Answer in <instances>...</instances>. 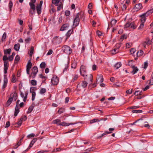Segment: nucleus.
Returning <instances> with one entry per match:
<instances>
[{"mask_svg": "<svg viewBox=\"0 0 153 153\" xmlns=\"http://www.w3.org/2000/svg\"><path fill=\"white\" fill-rule=\"evenodd\" d=\"M96 33L99 36H101L102 34V32L99 30H98L96 32Z\"/></svg>", "mask_w": 153, "mask_h": 153, "instance_id": "69168bd1", "label": "nucleus"}, {"mask_svg": "<svg viewBox=\"0 0 153 153\" xmlns=\"http://www.w3.org/2000/svg\"><path fill=\"white\" fill-rule=\"evenodd\" d=\"M28 95V93L27 92H26L25 93V97L24 98L23 101L24 102H25L26 100V99L27 98V96Z\"/></svg>", "mask_w": 153, "mask_h": 153, "instance_id": "de8ad7c7", "label": "nucleus"}, {"mask_svg": "<svg viewBox=\"0 0 153 153\" xmlns=\"http://www.w3.org/2000/svg\"><path fill=\"white\" fill-rule=\"evenodd\" d=\"M61 4L58 6L57 10L58 11L62 9L63 8V4L62 2H60Z\"/></svg>", "mask_w": 153, "mask_h": 153, "instance_id": "c85d7f7f", "label": "nucleus"}, {"mask_svg": "<svg viewBox=\"0 0 153 153\" xmlns=\"http://www.w3.org/2000/svg\"><path fill=\"white\" fill-rule=\"evenodd\" d=\"M84 77V79L87 80V81H89L91 82V83L93 81V76L92 74H86V75H85V76Z\"/></svg>", "mask_w": 153, "mask_h": 153, "instance_id": "39448f33", "label": "nucleus"}, {"mask_svg": "<svg viewBox=\"0 0 153 153\" xmlns=\"http://www.w3.org/2000/svg\"><path fill=\"white\" fill-rule=\"evenodd\" d=\"M76 124V123H67L65 122H62L61 123H59L58 125L62 126H68L71 125H74Z\"/></svg>", "mask_w": 153, "mask_h": 153, "instance_id": "1a4fd4ad", "label": "nucleus"}, {"mask_svg": "<svg viewBox=\"0 0 153 153\" xmlns=\"http://www.w3.org/2000/svg\"><path fill=\"white\" fill-rule=\"evenodd\" d=\"M142 5L141 3L136 4L134 8V9L136 11H138L142 8Z\"/></svg>", "mask_w": 153, "mask_h": 153, "instance_id": "9b49d317", "label": "nucleus"}, {"mask_svg": "<svg viewBox=\"0 0 153 153\" xmlns=\"http://www.w3.org/2000/svg\"><path fill=\"white\" fill-rule=\"evenodd\" d=\"M8 59V58L7 57L6 55H4L3 57V60L4 61V64L5 62L8 63V62L7 60Z\"/></svg>", "mask_w": 153, "mask_h": 153, "instance_id": "f704fd0d", "label": "nucleus"}, {"mask_svg": "<svg viewBox=\"0 0 153 153\" xmlns=\"http://www.w3.org/2000/svg\"><path fill=\"white\" fill-rule=\"evenodd\" d=\"M143 51L140 50V51H138L137 53V56H140L142 55H143Z\"/></svg>", "mask_w": 153, "mask_h": 153, "instance_id": "cd10ccee", "label": "nucleus"}, {"mask_svg": "<svg viewBox=\"0 0 153 153\" xmlns=\"http://www.w3.org/2000/svg\"><path fill=\"white\" fill-rule=\"evenodd\" d=\"M59 82L58 78L57 77H53L51 80V82L53 85H57Z\"/></svg>", "mask_w": 153, "mask_h": 153, "instance_id": "0eeeda50", "label": "nucleus"}, {"mask_svg": "<svg viewBox=\"0 0 153 153\" xmlns=\"http://www.w3.org/2000/svg\"><path fill=\"white\" fill-rule=\"evenodd\" d=\"M76 65V63L75 62H73L71 64V67L72 68H75Z\"/></svg>", "mask_w": 153, "mask_h": 153, "instance_id": "49530a36", "label": "nucleus"}, {"mask_svg": "<svg viewBox=\"0 0 153 153\" xmlns=\"http://www.w3.org/2000/svg\"><path fill=\"white\" fill-rule=\"evenodd\" d=\"M11 97H12L13 98V97L15 100H16L17 98V94L16 93H14L13 95L11 94Z\"/></svg>", "mask_w": 153, "mask_h": 153, "instance_id": "c03bdc74", "label": "nucleus"}, {"mask_svg": "<svg viewBox=\"0 0 153 153\" xmlns=\"http://www.w3.org/2000/svg\"><path fill=\"white\" fill-rule=\"evenodd\" d=\"M142 94V91H136L134 93L135 95H141Z\"/></svg>", "mask_w": 153, "mask_h": 153, "instance_id": "72a5a7b5", "label": "nucleus"}, {"mask_svg": "<svg viewBox=\"0 0 153 153\" xmlns=\"http://www.w3.org/2000/svg\"><path fill=\"white\" fill-rule=\"evenodd\" d=\"M98 81H99V82H103V78L102 75L100 74L97 75L96 82H97Z\"/></svg>", "mask_w": 153, "mask_h": 153, "instance_id": "9d476101", "label": "nucleus"}, {"mask_svg": "<svg viewBox=\"0 0 153 153\" xmlns=\"http://www.w3.org/2000/svg\"><path fill=\"white\" fill-rule=\"evenodd\" d=\"M78 76L77 75H75L74 77V78L73 79L72 81L73 82L76 80L78 79Z\"/></svg>", "mask_w": 153, "mask_h": 153, "instance_id": "052dcab7", "label": "nucleus"}, {"mask_svg": "<svg viewBox=\"0 0 153 153\" xmlns=\"http://www.w3.org/2000/svg\"><path fill=\"white\" fill-rule=\"evenodd\" d=\"M87 83L86 81H83L80 85L79 84H78L77 86V88L79 87L81 85L82 87L83 88H85L87 86Z\"/></svg>", "mask_w": 153, "mask_h": 153, "instance_id": "2eb2a0df", "label": "nucleus"}, {"mask_svg": "<svg viewBox=\"0 0 153 153\" xmlns=\"http://www.w3.org/2000/svg\"><path fill=\"white\" fill-rule=\"evenodd\" d=\"M35 136V134H31L27 136V137L28 138H30L31 137H33Z\"/></svg>", "mask_w": 153, "mask_h": 153, "instance_id": "0e129e2a", "label": "nucleus"}, {"mask_svg": "<svg viewBox=\"0 0 153 153\" xmlns=\"http://www.w3.org/2000/svg\"><path fill=\"white\" fill-rule=\"evenodd\" d=\"M22 139H20V140L17 142L16 145L17 146L15 148V149L17 148L18 147L21 145V142L22 141Z\"/></svg>", "mask_w": 153, "mask_h": 153, "instance_id": "13d9d810", "label": "nucleus"}, {"mask_svg": "<svg viewBox=\"0 0 153 153\" xmlns=\"http://www.w3.org/2000/svg\"><path fill=\"white\" fill-rule=\"evenodd\" d=\"M81 14H80L79 13H77L75 18L74 19V25L75 26V27L77 26L79 24V16Z\"/></svg>", "mask_w": 153, "mask_h": 153, "instance_id": "f03ea898", "label": "nucleus"}, {"mask_svg": "<svg viewBox=\"0 0 153 153\" xmlns=\"http://www.w3.org/2000/svg\"><path fill=\"white\" fill-rule=\"evenodd\" d=\"M37 140V138H34L30 142L31 143V144H33L35 142H36V141Z\"/></svg>", "mask_w": 153, "mask_h": 153, "instance_id": "bf43d9fd", "label": "nucleus"}, {"mask_svg": "<svg viewBox=\"0 0 153 153\" xmlns=\"http://www.w3.org/2000/svg\"><path fill=\"white\" fill-rule=\"evenodd\" d=\"M33 144H31V143H30V144L29 146V147H28V148L25 150L23 152V153H25L26 152H27V151H28L30 149V148L32 146Z\"/></svg>", "mask_w": 153, "mask_h": 153, "instance_id": "4c0bfd02", "label": "nucleus"}, {"mask_svg": "<svg viewBox=\"0 0 153 153\" xmlns=\"http://www.w3.org/2000/svg\"><path fill=\"white\" fill-rule=\"evenodd\" d=\"M32 93V100L33 101H34L35 99V97L36 95L35 92H33Z\"/></svg>", "mask_w": 153, "mask_h": 153, "instance_id": "09e8293b", "label": "nucleus"}, {"mask_svg": "<svg viewBox=\"0 0 153 153\" xmlns=\"http://www.w3.org/2000/svg\"><path fill=\"white\" fill-rule=\"evenodd\" d=\"M4 54H10L11 52V49H7L4 50Z\"/></svg>", "mask_w": 153, "mask_h": 153, "instance_id": "bb28decb", "label": "nucleus"}, {"mask_svg": "<svg viewBox=\"0 0 153 153\" xmlns=\"http://www.w3.org/2000/svg\"><path fill=\"white\" fill-rule=\"evenodd\" d=\"M46 64L45 62H42L40 64V67L42 68H45Z\"/></svg>", "mask_w": 153, "mask_h": 153, "instance_id": "37998d69", "label": "nucleus"}, {"mask_svg": "<svg viewBox=\"0 0 153 153\" xmlns=\"http://www.w3.org/2000/svg\"><path fill=\"white\" fill-rule=\"evenodd\" d=\"M46 92V89L44 88H42L40 91V93L42 94L45 93Z\"/></svg>", "mask_w": 153, "mask_h": 153, "instance_id": "4d7b16f0", "label": "nucleus"}, {"mask_svg": "<svg viewBox=\"0 0 153 153\" xmlns=\"http://www.w3.org/2000/svg\"><path fill=\"white\" fill-rule=\"evenodd\" d=\"M34 51V47L33 46H31L30 48V56L31 57L32 56V54L33 53Z\"/></svg>", "mask_w": 153, "mask_h": 153, "instance_id": "a19ab883", "label": "nucleus"}, {"mask_svg": "<svg viewBox=\"0 0 153 153\" xmlns=\"http://www.w3.org/2000/svg\"><path fill=\"white\" fill-rule=\"evenodd\" d=\"M60 0H52V3L56 6H58Z\"/></svg>", "mask_w": 153, "mask_h": 153, "instance_id": "4be33fe9", "label": "nucleus"}, {"mask_svg": "<svg viewBox=\"0 0 153 153\" xmlns=\"http://www.w3.org/2000/svg\"><path fill=\"white\" fill-rule=\"evenodd\" d=\"M65 110L64 108H60L58 110L57 113L59 114H60L64 112Z\"/></svg>", "mask_w": 153, "mask_h": 153, "instance_id": "79ce46f5", "label": "nucleus"}, {"mask_svg": "<svg viewBox=\"0 0 153 153\" xmlns=\"http://www.w3.org/2000/svg\"><path fill=\"white\" fill-rule=\"evenodd\" d=\"M69 26V25L68 24L66 23L64 24L62 26L60 30L62 31L67 30L68 29Z\"/></svg>", "mask_w": 153, "mask_h": 153, "instance_id": "423d86ee", "label": "nucleus"}, {"mask_svg": "<svg viewBox=\"0 0 153 153\" xmlns=\"http://www.w3.org/2000/svg\"><path fill=\"white\" fill-rule=\"evenodd\" d=\"M12 6L13 3L12 1H10L9 3V6L10 11L11 10V8H12Z\"/></svg>", "mask_w": 153, "mask_h": 153, "instance_id": "680f3d73", "label": "nucleus"}, {"mask_svg": "<svg viewBox=\"0 0 153 153\" xmlns=\"http://www.w3.org/2000/svg\"><path fill=\"white\" fill-rule=\"evenodd\" d=\"M34 3H32V2L29 3V5L30 7V9L33 10H36V6L34 4Z\"/></svg>", "mask_w": 153, "mask_h": 153, "instance_id": "5701e85b", "label": "nucleus"}, {"mask_svg": "<svg viewBox=\"0 0 153 153\" xmlns=\"http://www.w3.org/2000/svg\"><path fill=\"white\" fill-rule=\"evenodd\" d=\"M20 45L19 44H15L14 46V49L17 51H18L19 49Z\"/></svg>", "mask_w": 153, "mask_h": 153, "instance_id": "c756f323", "label": "nucleus"}, {"mask_svg": "<svg viewBox=\"0 0 153 153\" xmlns=\"http://www.w3.org/2000/svg\"><path fill=\"white\" fill-rule=\"evenodd\" d=\"M33 144H31V143H30V144L29 146V147H28V148L25 150L23 152V153H25L26 152H27V151H28L30 149V148L32 146Z\"/></svg>", "mask_w": 153, "mask_h": 153, "instance_id": "e433bc0d", "label": "nucleus"}, {"mask_svg": "<svg viewBox=\"0 0 153 153\" xmlns=\"http://www.w3.org/2000/svg\"><path fill=\"white\" fill-rule=\"evenodd\" d=\"M117 22V20L113 19H112L111 22V26L114 25Z\"/></svg>", "mask_w": 153, "mask_h": 153, "instance_id": "ea45409f", "label": "nucleus"}, {"mask_svg": "<svg viewBox=\"0 0 153 153\" xmlns=\"http://www.w3.org/2000/svg\"><path fill=\"white\" fill-rule=\"evenodd\" d=\"M20 59V58L19 56L17 55L16 56L15 59V62L14 63L16 64L17 63V62L19 61Z\"/></svg>", "mask_w": 153, "mask_h": 153, "instance_id": "7c9ffc66", "label": "nucleus"}, {"mask_svg": "<svg viewBox=\"0 0 153 153\" xmlns=\"http://www.w3.org/2000/svg\"><path fill=\"white\" fill-rule=\"evenodd\" d=\"M7 81L8 80L7 76L6 75H4V83L2 87V88L3 89H4L6 87L7 83Z\"/></svg>", "mask_w": 153, "mask_h": 153, "instance_id": "6e6552de", "label": "nucleus"}, {"mask_svg": "<svg viewBox=\"0 0 153 153\" xmlns=\"http://www.w3.org/2000/svg\"><path fill=\"white\" fill-rule=\"evenodd\" d=\"M80 73L81 75L83 77H85V75L87 74L86 71V67L83 65H82L80 67Z\"/></svg>", "mask_w": 153, "mask_h": 153, "instance_id": "7ed1b4c3", "label": "nucleus"}, {"mask_svg": "<svg viewBox=\"0 0 153 153\" xmlns=\"http://www.w3.org/2000/svg\"><path fill=\"white\" fill-rule=\"evenodd\" d=\"M114 130V128H110L109 129V130L110 131V132L108 131H106L105 133L102 134L100 136L99 138H101L102 137L105 135L107 134H108L109 133H111V131H112Z\"/></svg>", "mask_w": 153, "mask_h": 153, "instance_id": "4468645a", "label": "nucleus"}, {"mask_svg": "<svg viewBox=\"0 0 153 153\" xmlns=\"http://www.w3.org/2000/svg\"><path fill=\"white\" fill-rule=\"evenodd\" d=\"M36 74H33L32 73H31V74L30 75V76H31L33 78H34L36 76Z\"/></svg>", "mask_w": 153, "mask_h": 153, "instance_id": "774afa93", "label": "nucleus"}, {"mask_svg": "<svg viewBox=\"0 0 153 153\" xmlns=\"http://www.w3.org/2000/svg\"><path fill=\"white\" fill-rule=\"evenodd\" d=\"M53 53V51L51 50L50 49L48 52V53L47 54V55H51Z\"/></svg>", "mask_w": 153, "mask_h": 153, "instance_id": "338daca9", "label": "nucleus"}, {"mask_svg": "<svg viewBox=\"0 0 153 153\" xmlns=\"http://www.w3.org/2000/svg\"><path fill=\"white\" fill-rule=\"evenodd\" d=\"M7 64V63L6 62H5L4 64V71L5 74H6L7 73V70L8 67Z\"/></svg>", "mask_w": 153, "mask_h": 153, "instance_id": "a211bd4d", "label": "nucleus"}, {"mask_svg": "<svg viewBox=\"0 0 153 153\" xmlns=\"http://www.w3.org/2000/svg\"><path fill=\"white\" fill-rule=\"evenodd\" d=\"M13 100V97H10L9 98L8 100L7 101L6 104V105L7 106H8L12 102Z\"/></svg>", "mask_w": 153, "mask_h": 153, "instance_id": "412c9836", "label": "nucleus"}, {"mask_svg": "<svg viewBox=\"0 0 153 153\" xmlns=\"http://www.w3.org/2000/svg\"><path fill=\"white\" fill-rule=\"evenodd\" d=\"M31 40V39L30 37H28L25 40V43L27 44Z\"/></svg>", "mask_w": 153, "mask_h": 153, "instance_id": "603ef678", "label": "nucleus"}, {"mask_svg": "<svg viewBox=\"0 0 153 153\" xmlns=\"http://www.w3.org/2000/svg\"><path fill=\"white\" fill-rule=\"evenodd\" d=\"M61 122V120L59 119H57L56 120H54L53 121V123L56 124L57 125H58V124L59 123H60Z\"/></svg>", "mask_w": 153, "mask_h": 153, "instance_id": "c9c22d12", "label": "nucleus"}, {"mask_svg": "<svg viewBox=\"0 0 153 153\" xmlns=\"http://www.w3.org/2000/svg\"><path fill=\"white\" fill-rule=\"evenodd\" d=\"M152 78L150 79V81L149 84L151 85H153V73L152 74Z\"/></svg>", "mask_w": 153, "mask_h": 153, "instance_id": "5fc2aeb1", "label": "nucleus"}, {"mask_svg": "<svg viewBox=\"0 0 153 153\" xmlns=\"http://www.w3.org/2000/svg\"><path fill=\"white\" fill-rule=\"evenodd\" d=\"M132 112L133 113H140L142 112V111L141 110H133Z\"/></svg>", "mask_w": 153, "mask_h": 153, "instance_id": "3c124183", "label": "nucleus"}, {"mask_svg": "<svg viewBox=\"0 0 153 153\" xmlns=\"http://www.w3.org/2000/svg\"><path fill=\"white\" fill-rule=\"evenodd\" d=\"M19 106L18 105H16V108H15V113L14 115L15 117H16L17 116L18 114L19 113Z\"/></svg>", "mask_w": 153, "mask_h": 153, "instance_id": "f3484780", "label": "nucleus"}, {"mask_svg": "<svg viewBox=\"0 0 153 153\" xmlns=\"http://www.w3.org/2000/svg\"><path fill=\"white\" fill-rule=\"evenodd\" d=\"M121 63L120 62H117L114 65V67L116 68V69H117L120 68L121 66Z\"/></svg>", "mask_w": 153, "mask_h": 153, "instance_id": "a878e982", "label": "nucleus"}, {"mask_svg": "<svg viewBox=\"0 0 153 153\" xmlns=\"http://www.w3.org/2000/svg\"><path fill=\"white\" fill-rule=\"evenodd\" d=\"M33 108V105H31L30 106L29 108L27 111L28 113H30L32 111Z\"/></svg>", "mask_w": 153, "mask_h": 153, "instance_id": "473e14b6", "label": "nucleus"}, {"mask_svg": "<svg viewBox=\"0 0 153 153\" xmlns=\"http://www.w3.org/2000/svg\"><path fill=\"white\" fill-rule=\"evenodd\" d=\"M73 32V30H69L68 31L66 35V36H67L66 40H67L70 36V35Z\"/></svg>", "mask_w": 153, "mask_h": 153, "instance_id": "6ab92c4d", "label": "nucleus"}, {"mask_svg": "<svg viewBox=\"0 0 153 153\" xmlns=\"http://www.w3.org/2000/svg\"><path fill=\"white\" fill-rule=\"evenodd\" d=\"M62 16L60 17L59 19L58 22L59 24H60L62 23Z\"/></svg>", "mask_w": 153, "mask_h": 153, "instance_id": "e2e57ef3", "label": "nucleus"}, {"mask_svg": "<svg viewBox=\"0 0 153 153\" xmlns=\"http://www.w3.org/2000/svg\"><path fill=\"white\" fill-rule=\"evenodd\" d=\"M36 90V88L34 87H31L30 89V93H32L33 92H35L34 91Z\"/></svg>", "mask_w": 153, "mask_h": 153, "instance_id": "864d4df0", "label": "nucleus"}, {"mask_svg": "<svg viewBox=\"0 0 153 153\" xmlns=\"http://www.w3.org/2000/svg\"><path fill=\"white\" fill-rule=\"evenodd\" d=\"M145 42H146L147 45H151L152 43V41H151L150 39L149 38L146 39Z\"/></svg>", "mask_w": 153, "mask_h": 153, "instance_id": "2f4dec72", "label": "nucleus"}, {"mask_svg": "<svg viewBox=\"0 0 153 153\" xmlns=\"http://www.w3.org/2000/svg\"><path fill=\"white\" fill-rule=\"evenodd\" d=\"M100 122V120H99V119L97 118H95L94 119H93L92 120H91L90 121V123H95L96 122Z\"/></svg>", "mask_w": 153, "mask_h": 153, "instance_id": "58836bf2", "label": "nucleus"}, {"mask_svg": "<svg viewBox=\"0 0 153 153\" xmlns=\"http://www.w3.org/2000/svg\"><path fill=\"white\" fill-rule=\"evenodd\" d=\"M62 48L63 51L67 54L69 55L71 54L72 52V49L68 46H64Z\"/></svg>", "mask_w": 153, "mask_h": 153, "instance_id": "f257e3e1", "label": "nucleus"}, {"mask_svg": "<svg viewBox=\"0 0 153 153\" xmlns=\"http://www.w3.org/2000/svg\"><path fill=\"white\" fill-rule=\"evenodd\" d=\"M132 68L133 69L132 71L131 72V73L133 74H136L137 71H138V68L134 66H132Z\"/></svg>", "mask_w": 153, "mask_h": 153, "instance_id": "dca6fc26", "label": "nucleus"}, {"mask_svg": "<svg viewBox=\"0 0 153 153\" xmlns=\"http://www.w3.org/2000/svg\"><path fill=\"white\" fill-rule=\"evenodd\" d=\"M146 13H144L140 16V17H141L140 20L142 23H144L146 20Z\"/></svg>", "mask_w": 153, "mask_h": 153, "instance_id": "ddd939ff", "label": "nucleus"}, {"mask_svg": "<svg viewBox=\"0 0 153 153\" xmlns=\"http://www.w3.org/2000/svg\"><path fill=\"white\" fill-rule=\"evenodd\" d=\"M6 33H4L3 34L1 39V40L2 41H4L5 40V39L6 38Z\"/></svg>", "mask_w": 153, "mask_h": 153, "instance_id": "8fccbe9b", "label": "nucleus"}, {"mask_svg": "<svg viewBox=\"0 0 153 153\" xmlns=\"http://www.w3.org/2000/svg\"><path fill=\"white\" fill-rule=\"evenodd\" d=\"M31 83L32 85L35 86L37 84V82L36 80L33 79L31 80Z\"/></svg>", "mask_w": 153, "mask_h": 153, "instance_id": "a18cd8bd", "label": "nucleus"}, {"mask_svg": "<svg viewBox=\"0 0 153 153\" xmlns=\"http://www.w3.org/2000/svg\"><path fill=\"white\" fill-rule=\"evenodd\" d=\"M32 67V63L30 60L28 61L27 64V68L30 69Z\"/></svg>", "mask_w": 153, "mask_h": 153, "instance_id": "b1692460", "label": "nucleus"}, {"mask_svg": "<svg viewBox=\"0 0 153 153\" xmlns=\"http://www.w3.org/2000/svg\"><path fill=\"white\" fill-rule=\"evenodd\" d=\"M54 43L56 44H59L62 41V39L59 37H56L53 39Z\"/></svg>", "mask_w": 153, "mask_h": 153, "instance_id": "f8f14e48", "label": "nucleus"}, {"mask_svg": "<svg viewBox=\"0 0 153 153\" xmlns=\"http://www.w3.org/2000/svg\"><path fill=\"white\" fill-rule=\"evenodd\" d=\"M41 7L39 5H38L36 6V9L37 12L38 14H39L41 13Z\"/></svg>", "mask_w": 153, "mask_h": 153, "instance_id": "393cba45", "label": "nucleus"}, {"mask_svg": "<svg viewBox=\"0 0 153 153\" xmlns=\"http://www.w3.org/2000/svg\"><path fill=\"white\" fill-rule=\"evenodd\" d=\"M153 12V11L152 10H150L149 11H148L146 13H146V16H148L149 14L152 13Z\"/></svg>", "mask_w": 153, "mask_h": 153, "instance_id": "6e6d98bb", "label": "nucleus"}, {"mask_svg": "<svg viewBox=\"0 0 153 153\" xmlns=\"http://www.w3.org/2000/svg\"><path fill=\"white\" fill-rule=\"evenodd\" d=\"M38 71V68L36 66H34L32 68V72L33 74H37Z\"/></svg>", "mask_w": 153, "mask_h": 153, "instance_id": "aec40b11", "label": "nucleus"}, {"mask_svg": "<svg viewBox=\"0 0 153 153\" xmlns=\"http://www.w3.org/2000/svg\"><path fill=\"white\" fill-rule=\"evenodd\" d=\"M134 24L133 22H132L131 23L128 22L126 23L124 27L125 28H127L130 27V28H133L134 29L136 28V27L134 25Z\"/></svg>", "mask_w": 153, "mask_h": 153, "instance_id": "20e7f679", "label": "nucleus"}]
</instances>
